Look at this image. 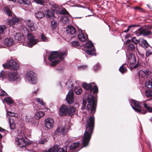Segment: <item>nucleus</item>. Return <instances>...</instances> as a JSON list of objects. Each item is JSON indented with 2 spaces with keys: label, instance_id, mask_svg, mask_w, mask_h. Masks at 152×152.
<instances>
[{
  "label": "nucleus",
  "instance_id": "nucleus-5",
  "mask_svg": "<svg viewBox=\"0 0 152 152\" xmlns=\"http://www.w3.org/2000/svg\"><path fill=\"white\" fill-rule=\"evenodd\" d=\"M76 111V109L72 106H67L63 105L61 106L60 109V114L63 115H73Z\"/></svg>",
  "mask_w": 152,
  "mask_h": 152
},
{
  "label": "nucleus",
  "instance_id": "nucleus-63",
  "mask_svg": "<svg viewBox=\"0 0 152 152\" xmlns=\"http://www.w3.org/2000/svg\"><path fill=\"white\" fill-rule=\"evenodd\" d=\"M26 121H29V122H31V121H30L29 120H28V118H26Z\"/></svg>",
  "mask_w": 152,
  "mask_h": 152
},
{
  "label": "nucleus",
  "instance_id": "nucleus-29",
  "mask_svg": "<svg viewBox=\"0 0 152 152\" xmlns=\"http://www.w3.org/2000/svg\"><path fill=\"white\" fill-rule=\"evenodd\" d=\"M79 143L77 142L73 143L69 147V149L70 151L72 150L77 148L79 145Z\"/></svg>",
  "mask_w": 152,
  "mask_h": 152
},
{
  "label": "nucleus",
  "instance_id": "nucleus-60",
  "mask_svg": "<svg viewBox=\"0 0 152 152\" xmlns=\"http://www.w3.org/2000/svg\"><path fill=\"white\" fill-rule=\"evenodd\" d=\"M2 145L0 142V152H1L2 151Z\"/></svg>",
  "mask_w": 152,
  "mask_h": 152
},
{
  "label": "nucleus",
  "instance_id": "nucleus-9",
  "mask_svg": "<svg viewBox=\"0 0 152 152\" xmlns=\"http://www.w3.org/2000/svg\"><path fill=\"white\" fill-rule=\"evenodd\" d=\"M26 78L30 83H35L37 81L36 75L32 71H28L26 74Z\"/></svg>",
  "mask_w": 152,
  "mask_h": 152
},
{
  "label": "nucleus",
  "instance_id": "nucleus-17",
  "mask_svg": "<svg viewBox=\"0 0 152 152\" xmlns=\"http://www.w3.org/2000/svg\"><path fill=\"white\" fill-rule=\"evenodd\" d=\"M54 122V120L53 119L48 118L45 120V126L48 128L50 129L53 127Z\"/></svg>",
  "mask_w": 152,
  "mask_h": 152
},
{
  "label": "nucleus",
  "instance_id": "nucleus-46",
  "mask_svg": "<svg viewBox=\"0 0 152 152\" xmlns=\"http://www.w3.org/2000/svg\"><path fill=\"white\" fill-rule=\"evenodd\" d=\"M136 26V25L135 24L130 25L128 27V28L126 30L124 31V32L126 33L127 32L129 31L131 28Z\"/></svg>",
  "mask_w": 152,
  "mask_h": 152
},
{
  "label": "nucleus",
  "instance_id": "nucleus-19",
  "mask_svg": "<svg viewBox=\"0 0 152 152\" xmlns=\"http://www.w3.org/2000/svg\"><path fill=\"white\" fill-rule=\"evenodd\" d=\"M128 57V62L131 66L133 65L136 62V59L134 55L132 53L129 54Z\"/></svg>",
  "mask_w": 152,
  "mask_h": 152
},
{
  "label": "nucleus",
  "instance_id": "nucleus-2",
  "mask_svg": "<svg viewBox=\"0 0 152 152\" xmlns=\"http://www.w3.org/2000/svg\"><path fill=\"white\" fill-rule=\"evenodd\" d=\"M67 55V52L65 51L53 52L50 54L49 57V60L52 62L51 65L53 66L56 65Z\"/></svg>",
  "mask_w": 152,
  "mask_h": 152
},
{
  "label": "nucleus",
  "instance_id": "nucleus-61",
  "mask_svg": "<svg viewBox=\"0 0 152 152\" xmlns=\"http://www.w3.org/2000/svg\"><path fill=\"white\" fill-rule=\"evenodd\" d=\"M86 103H85L84 102L83 103V106L84 107H85L86 106Z\"/></svg>",
  "mask_w": 152,
  "mask_h": 152
},
{
  "label": "nucleus",
  "instance_id": "nucleus-51",
  "mask_svg": "<svg viewBox=\"0 0 152 152\" xmlns=\"http://www.w3.org/2000/svg\"><path fill=\"white\" fill-rule=\"evenodd\" d=\"M35 2L37 3L42 4L44 3L43 1L42 0H34Z\"/></svg>",
  "mask_w": 152,
  "mask_h": 152
},
{
  "label": "nucleus",
  "instance_id": "nucleus-11",
  "mask_svg": "<svg viewBox=\"0 0 152 152\" xmlns=\"http://www.w3.org/2000/svg\"><path fill=\"white\" fill-rule=\"evenodd\" d=\"M28 39L29 40L28 45L30 47H31L39 41L38 39H35L34 37L30 33H28Z\"/></svg>",
  "mask_w": 152,
  "mask_h": 152
},
{
  "label": "nucleus",
  "instance_id": "nucleus-49",
  "mask_svg": "<svg viewBox=\"0 0 152 152\" xmlns=\"http://www.w3.org/2000/svg\"><path fill=\"white\" fill-rule=\"evenodd\" d=\"M134 9L137 10L140 12H143L144 10L142 8L138 6H136L134 7Z\"/></svg>",
  "mask_w": 152,
  "mask_h": 152
},
{
  "label": "nucleus",
  "instance_id": "nucleus-1",
  "mask_svg": "<svg viewBox=\"0 0 152 152\" xmlns=\"http://www.w3.org/2000/svg\"><path fill=\"white\" fill-rule=\"evenodd\" d=\"M94 117L91 116L86 121V130L84 134L82 143L83 147L87 146L91 139L94 130Z\"/></svg>",
  "mask_w": 152,
  "mask_h": 152
},
{
  "label": "nucleus",
  "instance_id": "nucleus-44",
  "mask_svg": "<svg viewBox=\"0 0 152 152\" xmlns=\"http://www.w3.org/2000/svg\"><path fill=\"white\" fill-rule=\"evenodd\" d=\"M57 25V22L54 20H52L51 22V27L53 28H56Z\"/></svg>",
  "mask_w": 152,
  "mask_h": 152
},
{
  "label": "nucleus",
  "instance_id": "nucleus-16",
  "mask_svg": "<svg viewBox=\"0 0 152 152\" xmlns=\"http://www.w3.org/2000/svg\"><path fill=\"white\" fill-rule=\"evenodd\" d=\"M126 48L129 51H134L137 47V45H134L131 42V40L128 39L126 42Z\"/></svg>",
  "mask_w": 152,
  "mask_h": 152
},
{
  "label": "nucleus",
  "instance_id": "nucleus-58",
  "mask_svg": "<svg viewBox=\"0 0 152 152\" xmlns=\"http://www.w3.org/2000/svg\"><path fill=\"white\" fill-rule=\"evenodd\" d=\"M87 66H80L79 67V68H80V69H85L87 68Z\"/></svg>",
  "mask_w": 152,
  "mask_h": 152
},
{
  "label": "nucleus",
  "instance_id": "nucleus-57",
  "mask_svg": "<svg viewBox=\"0 0 152 152\" xmlns=\"http://www.w3.org/2000/svg\"><path fill=\"white\" fill-rule=\"evenodd\" d=\"M61 134H65V129L64 128H62V129H61Z\"/></svg>",
  "mask_w": 152,
  "mask_h": 152
},
{
  "label": "nucleus",
  "instance_id": "nucleus-15",
  "mask_svg": "<svg viewBox=\"0 0 152 152\" xmlns=\"http://www.w3.org/2000/svg\"><path fill=\"white\" fill-rule=\"evenodd\" d=\"M73 91L72 90L69 91L67 94L66 100L69 104H72L74 102Z\"/></svg>",
  "mask_w": 152,
  "mask_h": 152
},
{
  "label": "nucleus",
  "instance_id": "nucleus-10",
  "mask_svg": "<svg viewBox=\"0 0 152 152\" xmlns=\"http://www.w3.org/2000/svg\"><path fill=\"white\" fill-rule=\"evenodd\" d=\"M86 46L88 48V49L85 51V52L88 54L91 55L96 56L95 53V48L93 44L90 41L86 43Z\"/></svg>",
  "mask_w": 152,
  "mask_h": 152
},
{
  "label": "nucleus",
  "instance_id": "nucleus-3",
  "mask_svg": "<svg viewBox=\"0 0 152 152\" xmlns=\"http://www.w3.org/2000/svg\"><path fill=\"white\" fill-rule=\"evenodd\" d=\"M52 10H53L54 12L57 14H64L67 15H64L63 16L60 18V21L64 24H66L69 23V20L68 18L69 16V12L65 9H63L60 11L58 8L54 7L52 8Z\"/></svg>",
  "mask_w": 152,
  "mask_h": 152
},
{
  "label": "nucleus",
  "instance_id": "nucleus-20",
  "mask_svg": "<svg viewBox=\"0 0 152 152\" xmlns=\"http://www.w3.org/2000/svg\"><path fill=\"white\" fill-rule=\"evenodd\" d=\"M149 75V72L147 70H140L138 72V76L141 78H145Z\"/></svg>",
  "mask_w": 152,
  "mask_h": 152
},
{
  "label": "nucleus",
  "instance_id": "nucleus-59",
  "mask_svg": "<svg viewBox=\"0 0 152 152\" xmlns=\"http://www.w3.org/2000/svg\"><path fill=\"white\" fill-rule=\"evenodd\" d=\"M137 51H138V53L140 55V56H141L143 58L144 57V54L140 53V52L138 51V50L137 49Z\"/></svg>",
  "mask_w": 152,
  "mask_h": 152
},
{
  "label": "nucleus",
  "instance_id": "nucleus-23",
  "mask_svg": "<svg viewBox=\"0 0 152 152\" xmlns=\"http://www.w3.org/2000/svg\"><path fill=\"white\" fill-rule=\"evenodd\" d=\"M20 20L19 18L16 17L12 18L9 21L8 24L10 26L13 25L17 23Z\"/></svg>",
  "mask_w": 152,
  "mask_h": 152
},
{
  "label": "nucleus",
  "instance_id": "nucleus-38",
  "mask_svg": "<svg viewBox=\"0 0 152 152\" xmlns=\"http://www.w3.org/2000/svg\"><path fill=\"white\" fill-rule=\"evenodd\" d=\"M41 39L42 41L44 42H47L48 41V38L46 37L42 34H41Z\"/></svg>",
  "mask_w": 152,
  "mask_h": 152
},
{
  "label": "nucleus",
  "instance_id": "nucleus-31",
  "mask_svg": "<svg viewBox=\"0 0 152 152\" xmlns=\"http://www.w3.org/2000/svg\"><path fill=\"white\" fill-rule=\"evenodd\" d=\"M124 64H123L119 68V70L120 72L122 74L126 72L127 69L126 67L124 66Z\"/></svg>",
  "mask_w": 152,
  "mask_h": 152
},
{
  "label": "nucleus",
  "instance_id": "nucleus-55",
  "mask_svg": "<svg viewBox=\"0 0 152 152\" xmlns=\"http://www.w3.org/2000/svg\"><path fill=\"white\" fill-rule=\"evenodd\" d=\"M143 64V63H142V64L138 63L137 64L135 65L134 67V68H140L141 66V65H142Z\"/></svg>",
  "mask_w": 152,
  "mask_h": 152
},
{
  "label": "nucleus",
  "instance_id": "nucleus-30",
  "mask_svg": "<svg viewBox=\"0 0 152 152\" xmlns=\"http://www.w3.org/2000/svg\"><path fill=\"white\" fill-rule=\"evenodd\" d=\"M9 122L10 126V129H14L15 128V124L13 122V120L11 118H9Z\"/></svg>",
  "mask_w": 152,
  "mask_h": 152
},
{
  "label": "nucleus",
  "instance_id": "nucleus-40",
  "mask_svg": "<svg viewBox=\"0 0 152 152\" xmlns=\"http://www.w3.org/2000/svg\"><path fill=\"white\" fill-rule=\"evenodd\" d=\"M131 40V42H134L135 45L140 42V40H139L137 39H136V37H132Z\"/></svg>",
  "mask_w": 152,
  "mask_h": 152
},
{
  "label": "nucleus",
  "instance_id": "nucleus-22",
  "mask_svg": "<svg viewBox=\"0 0 152 152\" xmlns=\"http://www.w3.org/2000/svg\"><path fill=\"white\" fill-rule=\"evenodd\" d=\"M78 37L79 39L83 42L85 41L88 38L87 35H84L82 32L81 31L79 32L78 35Z\"/></svg>",
  "mask_w": 152,
  "mask_h": 152
},
{
  "label": "nucleus",
  "instance_id": "nucleus-8",
  "mask_svg": "<svg viewBox=\"0 0 152 152\" xmlns=\"http://www.w3.org/2000/svg\"><path fill=\"white\" fill-rule=\"evenodd\" d=\"M82 86L85 89L89 90L90 92H91L93 91V93L94 94H97L98 92V88L94 83L87 84L83 83Z\"/></svg>",
  "mask_w": 152,
  "mask_h": 152
},
{
  "label": "nucleus",
  "instance_id": "nucleus-37",
  "mask_svg": "<svg viewBox=\"0 0 152 152\" xmlns=\"http://www.w3.org/2000/svg\"><path fill=\"white\" fill-rule=\"evenodd\" d=\"M18 1L20 4H27L28 5L30 4L29 0H18Z\"/></svg>",
  "mask_w": 152,
  "mask_h": 152
},
{
  "label": "nucleus",
  "instance_id": "nucleus-28",
  "mask_svg": "<svg viewBox=\"0 0 152 152\" xmlns=\"http://www.w3.org/2000/svg\"><path fill=\"white\" fill-rule=\"evenodd\" d=\"M45 113L42 111H38L36 113L35 115V118L39 119L44 115Z\"/></svg>",
  "mask_w": 152,
  "mask_h": 152
},
{
  "label": "nucleus",
  "instance_id": "nucleus-25",
  "mask_svg": "<svg viewBox=\"0 0 152 152\" xmlns=\"http://www.w3.org/2000/svg\"><path fill=\"white\" fill-rule=\"evenodd\" d=\"M4 42L7 46H10L13 43V39L10 38H5L4 41Z\"/></svg>",
  "mask_w": 152,
  "mask_h": 152
},
{
  "label": "nucleus",
  "instance_id": "nucleus-39",
  "mask_svg": "<svg viewBox=\"0 0 152 152\" xmlns=\"http://www.w3.org/2000/svg\"><path fill=\"white\" fill-rule=\"evenodd\" d=\"M6 28V27L5 25H0V34H3L4 33V31Z\"/></svg>",
  "mask_w": 152,
  "mask_h": 152
},
{
  "label": "nucleus",
  "instance_id": "nucleus-50",
  "mask_svg": "<svg viewBox=\"0 0 152 152\" xmlns=\"http://www.w3.org/2000/svg\"><path fill=\"white\" fill-rule=\"evenodd\" d=\"M47 141L46 139H41L39 141V143L41 144H43Z\"/></svg>",
  "mask_w": 152,
  "mask_h": 152
},
{
  "label": "nucleus",
  "instance_id": "nucleus-48",
  "mask_svg": "<svg viewBox=\"0 0 152 152\" xmlns=\"http://www.w3.org/2000/svg\"><path fill=\"white\" fill-rule=\"evenodd\" d=\"M7 95V93L4 91L0 88V96H4Z\"/></svg>",
  "mask_w": 152,
  "mask_h": 152
},
{
  "label": "nucleus",
  "instance_id": "nucleus-43",
  "mask_svg": "<svg viewBox=\"0 0 152 152\" xmlns=\"http://www.w3.org/2000/svg\"><path fill=\"white\" fill-rule=\"evenodd\" d=\"M145 85L148 88H150L152 87L151 82L149 80H148L146 82Z\"/></svg>",
  "mask_w": 152,
  "mask_h": 152
},
{
  "label": "nucleus",
  "instance_id": "nucleus-18",
  "mask_svg": "<svg viewBox=\"0 0 152 152\" xmlns=\"http://www.w3.org/2000/svg\"><path fill=\"white\" fill-rule=\"evenodd\" d=\"M18 75L16 72H11L8 75V80L10 81H13L18 78Z\"/></svg>",
  "mask_w": 152,
  "mask_h": 152
},
{
  "label": "nucleus",
  "instance_id": "nucleus-52",
  "mask_svg": "<svg viewBox=\"0 0 152 152\" xmlns=\"http://www.w3.org/2000/svg\"><path fill=\"white\" fill-rule=\"evenodd\" d=\"M4 76V72L3 70H2L0 73V77H2V79H3Z\"/></svg>",
  "mask_w": 152,
  "mask_h": 152
},
{
  "label": "nucleus",
  "instance_id": "nucleus-35",
  "mask_svg": "<svg viewBox=\"0 0 152 152\" xmlns=\"http://www.w3.org/2000/svg\"><path fill=\"white\" fill-rule=\"evenodd\" d=\"M4 10L5 12L9 16H11L12 15V12L10 9L7 7H5L4 8Z\"/></svg>",
  "mask_w": 152,
  "mask_h": 152
},
{
  "label": "nucleus",
  "instance_id": "nucleus-7",
  "mask_svg": "<svg viewBox=\"0 0 152 152\" xmlns=\"http://www.w3.org/2000/svg\"><path fill=\"white\" fill-rule=\"evenodd\" d=\"M3 66L4 68H10L12 70H17L19 67L18 64L13 59L7 61L6 63L3 64Z\"/></svg>",
  "mask_w": 152,
  "mask_h": 152
},
{
  "label": "nucleus",
  "instance_id": "nucleus-34",
  "mask_svg": "<svg viewBox=\"0 0 152 152\" xmlns=\"http://www.w3.org/2000/svg\"><path fill=\"white\" fill-rule=\"evenodd\" d=\"M75 91L76 94L79 95L82 92V89L79 86H77L75 88Z\"/></svg>",
  "mask_w": 152,
  "mask_h": 152
},
{
  "label": "nucleus",
  "instance_id": "nucleus-41",
  "mask_svg": "<svg viewBox=\"0 0 152 152\" xmlns=\"http://www.w3.org/2000/svg\"><path fill=\"white\" fill-rule=\"evenodd\" d=\"M36 100L40 104L42 105L45 106V103H44L42 99L37 98L36 99Z\"/></svg>",
  "mask_w": 152,
  "mask_h": 152
},
{
  "label": "nucleus",
  "instance_id": "nucleus-13",
  "mask_svg": "<svg viewBox=\"0 0 152 152\" xmlns=\"http://www.w3.org/2000/svg\"><path fill=\"white\" fill-rule=\"evenodd\" d=\"M137 35L138 36L142 35L144 36H148L149 38L152 37V33L151 32L147 29H142L137 32Z\"/></svg>",
  "mask_w": 152,
  "mask_h": 152
},
{
  "label": "nucleus",
  "instance_id": "nucleus-21",
  "mask_svg": "<svg viewBox=\"0 0 152 152\" xmlns=\"http://www.w3.org/2000/svg\"><path fill=\"white\" fill-rule=\"evenodd\" d=\"M66 31L68 34L72 35L75 34L76 32L75 29L72 26H69L67 27Z\"/></svg>",
  "mask_w": 152,
  "mask_h": 152
},
{
  "label": "nucleus",
  "instance_id": "nucleus-53",
  "mask_svg": "<svg viewBox=\"0 0 152 152\" xmlns=\"http://www.w3.org/2000/svg\"><path fill=\"white\" fill-rule=\"evenodd\" d=\"M152 54V52L149 50H147L146 53V56H148Z\"/></svg>",
  "mask_w": 152,
  "mask_h": 152
},
{
  "label": "nucleus",
  "instance_id": "nucleus-33",
  "mask_svg": "<svg viewBox=\"0 0 152 152\" xmlns=\"http://www.w3.org/2000/svg\"><path fill=\"white\" fill-rule=\"evenodd\" d=\"M144 106L146 109L147 111L149 112H152V109L151 107L150 106L149 104L146 103L143 104Z\"/></svg>",
  "mask_w": 152,
  "mask_h": 152
},
{
  "label": "nucleus",
  "instance_id": "nucleus-42",
  "mask_svg": "<svg viewBox=\"0 0 152 152\" xmlns=\"http://www.w3.org/2000/svg\"><path fill=\"white\" fill-rule=\"evenodd\" d=\"M16 114L11 111H7V116H9L10 117H16Z\"/></svg>",
  "mask_w": 152,
  "mask_h": 152
},
{
  "label": "nucleus",
  "instance_id": "nucleus-56",
  "mask_svg": "<svg viewBox=\"0 0 152 152\" xmlns=\"http://www.w3.org/2000/svg\"><path fill=\"white\" fill-rule=\"evenodd\" d=\"M99 67V65L96 64V65H95L94 66V70L96 71L98 69Z\"/></svg>",
  "mask_w": 152,
  "mask_h": 152
},
{
  "label": "nucleus",
  "instance_id": "nucleus-26",
  "mask_svg": "<svg viewBox=\"0 0 152 152\" xmlns=\"http://www.w3.org/2000/svg\"><path fill=\"white\" fill-rule=\"evenodd\" d=\"M45 14L46 17L50 19L54 17V14L53 11L50 10H47L45 12Z\"/></svg>",
  "mask_w": 152,
  "mask_h": 152
},
{
  "label": "nucleus",
  "instance_id": "nucleus-14",
  "mask_svg": "<svg viewBox=\"0 0 152 152\" xmlns=\"http://www.w3.org/2000/svg\"><path fill=\"white\" fill-rule=\"evenodd\" d=\"M24 23L26 26L28 27L31 31H35L37 28L36 24L31 23L30 20H26Z\"/></svg>",
  "mask_w": 152,
  "mask_h": 152
},
{
  "label": "nucleus",
  "instance_id": "nucleus-12",
  "mask_svg": "<svg viewBox=\"0 0 152 152\" xmlns=\"http://www.w3.org/2000/svg\"><path fill=\"white\" fill-rule=\"evenodd\" d=\"M25 138L26 137L25 135L22 136V137L19 136V137L15 138V140L17 144L21 148L25 147L26 145V142L25 140Z\"/></svg>",
  "mask_w": 152,
  "mask_h": 152
},
{
  "label": "nucleus",
  "instance_id": "nucleus-62",
  "mask_svg": "<svg viewBox=\"0 0 152 152\" xmlns=\"http://www.w3.org/2000/svg\"><path fill=\"white\" fill-rule=\"evenodd\" d=\"M4 129H3L2 128H1V127H0V131H4Z\"/></svg>",
  "mask_w": 152,
  "mask_h": 152
},
{
  "label": "nucleus",
  "instance_id": "nucleus-36",
  "mask_svg": "<svg viewBox=\"0 0 152 152\" xmlns=\"http://www.w3.org/2000/svg\"><path fill=\"white\" fill-rule=\"evenodd\" d=\"M145 95L147 97H150L152 96V91L150 89L146 90L145 93Z\"/></svg>",
  "mask_w": 152,
  "mask_h": 152
},
{
  "label": "nucleus",
  "instance_id": "nucleus-6",
  "mask_svg": "<svg viewBox=\"0 0 152 152\" xmlns=\"http://www.w3.org/2000/svg\"><path fill=\"white\" fill-rule=\"evenodd\" d=\"M130 102L131 103V105L134 104L135 107H132L133 109L136 112L142 114H145L146 113V111L145 110L141 109L140 108L142 105L140 102L133 99H131Z\"/></svg>",
  "mask_w": 152,
  "mask_h": 152
},
{
  "label": "nucleus",
  "instance_id": "nucleus-32",
  "mask_svg": "<svg viewBox=\"0 0 152 152\" xmlns=\"http://www.w3.org/2000/svg\"><path fill=\"white\" fill-rule=\"evenodd\" d=\"M35 16L38 18H41L44 16V14L41 12H38L35 13Z\"/></svg>",
  "mask_w": 152,
  "mask_h": 152
},
{
  "label": "nucleus",
  "instance_id": "nucleus-64",
  "mask_svg": "<svg viewBox=\"0 0 152 152\" xmlns=\"http://www.w3.org/2000/svg\"><path fill=\"white\" fill-rule=\"evenodd\" d=\"M2 137V136L0 134V139Z\"/></svg>",
  "mask_w": 152,
  "mask_h": 152
},
{
  "label": "nucleus",
  "instance_id": "nucleus-45",
  "mask_svg": "<svg viewBox=\"0 0 152 152\" xmlns=\"http://www.w3.org/2000/svg\"><path fill=\"white\" fill-rule=\"evenodd\" d=\"M4 100V102H6L7 104H11L13 102L12 100L9 98H5Z\"/></svg>",
  "mask_w": 152,
  "mask_h": 152
},
{
  "label": "nucleus",
  "instance_id": "nucleus-27",
  "mask_svg": "<svg viewBox=\"0 0 152 152\" xmlns=\"http://www.w3.org/2000/svg\"><path fill=\"white\" fill-rule=\"evenodd\" d=\"M15 39L19 41H23L24 39V37L22 34L18 33L15 36Z\"/></svg>",
  "mask_w": 152,
  "mask_h": 152
},
{
  "label": "nucleus",
  "instance_id": "nucleus-24",
  "mask_svg": "<svg viewBox=\"0 0 152 152\" xmlns=\"http://www.w3.org/2000/svg\"><path fill=\"white\" fill-rule=\"evenodd\" d=\"M139 43L141 46L145 48H147L148 47L149 44L147 41L145 39H140Z\"/></svg>",
  "mask_w": 152,
  "mask_h": 152
},
{
  "label": "nucleus",
  "instance_id": "nucleus-47",
  "mask_svg": "<svg viewBox=\"0 0 152 152\" xmlns=\"http://www.w3.org/2000/svg\"><path fill=\"white\" fill-rule=\"evenodd\" d=\"M71 44L72 46L75 47L78 46H79V44L78 42L77 41H73L72 43Z\"/></svg>",
  "mask_w": 152,
  "mask_h": 152
},
{
  "label": "nucleus",
  "instance_id": "nucleus-4",
  "mask_svg": "<svg viewBox=\"0 0 152 152\" xmlns=\"http://www.w3.org/2000/svg\"><path fill=\"white\" fill-rule=\"evenodd\" d=\"M88 104L86 108L88 111L90 110L91 113H94L96 106V98L92 94H90L88 97Z\"/></svg>",
  "mask_w": 152,
  "mask_h": 152
},
{
  "label": "nucleus",
  "instance_id": "nucleus-54",
  "mask_svg": "<svg viewBox=\"0 0 152 152\" xmlns=\"http://www.w3.org/2000/svg\"><path fill=\"white\" fill-rule=\"evenodd\" d=\"M55 133L56 134H61V129L59 128H58L55 132Z\"/></svg>",
  "mask_w": 152,
  "mask_h": 152
}]
</instances>
